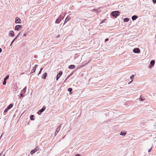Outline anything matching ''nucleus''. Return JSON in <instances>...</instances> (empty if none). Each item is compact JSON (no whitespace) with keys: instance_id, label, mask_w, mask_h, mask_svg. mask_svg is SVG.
I'll return each instance as SVG.
<instances>
[{"instance_id":"1","label":"nucleus","mask_w":156,"mask_h":156,"mask_svg":"<svg viewBox=\"0 0 156 156\" xmlns=\"http://www.w3.org/2000/svg\"><path fill=\"white\" fill-rule=\"evenodd\" d=\"M111 14L112 16L116 17L119 15V13L118 11H115L112 12Z\"/></svg>"},{"instance_id":"2","label":"nucleus","mask_w":156,"mask_h":156,"mask_svg":"<svg viewBox=\"0 0 156 156\" xmlns=\"http://www.w3.org/2000/svg\"><path fill=\"white\" fill-rule=\"evenodd\" d=\"M39 150V148L37 146L36 147L35 149L31 151L30 153L31 154H34V153L37 151Z\"/></svg>"},{"instance_id":"3","label":"nucleus","mask_w":156,"mask_h":156,"mask_svg":"<svg viewBox=\"0 0 156 156\" xmlns=\"http://www.w3.org/2000/svg\"><path fill=\"white\" fill-rule=\"evenodd\" d=\"M133 52L135 53H139L140 52V50L138 48H136L133 50Z\"/></svg>"},{"instance_id":"4","label":"nucleus","mask_w":156,"mask_h":156,"mask_svg":"<svg viewBox=\"0 0 156 156\" xmlns=\"http://www.w3.org/2000/svg\"><path fill=\"white\" fill-rule=\"evenodd\" d=\"M62 72L61 71H60L59 72L58 74L56 76V80H58V79L59 78L60 76H61V75L62 74Z\"/></svg>"},{"instance_id":"5","label":"nucleus","mask_w":156,"mask_h":156,"mask_svg":"<svg viewBox=\"0 0 156 156\" xmlns=\"http://www.w3.org/2000/svg\"><path fill=\"white\" fill-rule=\"evenodd\" d=\"M45 109V107H43L42 108L39 110L37 113L39 115H40L42 112L44 111Z\"/></svg>"},{"instance_id":"6","label":"nucleus","mask_w":156,"mask_h":156,"mask_svg":"<svg viewBox=\"0 0 156 156\" xmlns=\"http://www.w3.org/2000/svg\"><path fill=\"white\" fill-rule=\"evenodd\" d=\"M21 28V25H16L15 26V29L16 30H20V29Z\"/></svg>"},{"instance_id":"7","label":"nucleus","mask_w":156,"mask_h":156,"mask_svg":"<svg viewBox=\"0 0 156 156\" xmlns=\"http://www.w3.org/2000/svg\"><path fill=\"white\" fill-rule=\"evenodd\" d=\"M21 20L18 17L16 18L15 19V23H20V22Z\"/></svg>"},{"instance_id":"8","label":"nucleus","mask_w":156,"mask_h":156,"mask_svg":"<svg viewBox=\"0 0 156 156\" xmlns=\"http://www.w3.org/2000/svg\"><path fill=\"white\" fill-rule=\"evenodd\" d=\"M14 35V32L13 31L11 30L9 32V35L10 37L13 36Z\"/></svg>"},{"instance_id":"9","label":"nucleus","mask_w":156,"mask_h":156,"mask_svg":"<svg viewBox=\"0 0 156 156\" xmlns=\"http://www.w3.org/2000/svg\"><path fill=\"white\" fill-rule=\"evenodd\" d=\"M37 65H35V66L33 67V69L31 70L32 73H34L35 72L36 70V69L37 67Z\"/></svg>"},{"instance_id":"10","label":"nucleus","mask_w":156,"mask_h":156,"mask_svg":"<svg viewBox=\"0 0 156 156\" xmlns=\"http://www.w3.org/2000/svg\"><path fill=\"white\" fill-rule=\"evenodd\" d=\"M47 76V73L46 72L43 74L42 76V79H45L46 78V76Z\"/></svg>"},{"instance_id":"11","label":"nucleus","mask_w":156,"mask_h":156,"mask_svg":"<svg viewBox=\"0 0 156 156\" xmlns=\"http://www.w3.org/2000/svg\"><path fill=\"white\" fill-rule=\"evenodd\" d=\"M70 17L69 16H67L65 20L64 21V23H66L67 21H68L70 19Z\"/></svg>"},{"instance_id":"12","label":"nucleus","mask_w":156,"mask_h":156,"mask_svg":"<svg viewBox=\"0 0 156 156\" xmlns=\"http://www.w3.org/2000/svg\"><path fill=\"white\" fill-rule=\"evenodd\" d=\"M61 19L60 18H58L55 21V23H59L61 21Z\"/></svg>"},{"instance_id":"13","label":"nucleus","mask_w":156,"mask_h":156,"mask_svg":"<svg viewBox=\"0 0 156 156\" xmlns=\"http://www.w3.org/2000/svg\"><path fill=\"white\" fill-rule=\"evenodd\" d=\"M75 66L73 65H70L69 67V69H73L74 68Z\"/></svg>"},{"instance_id":"14","label":"nucleus","mask_w":156,"mask_h":156,"mask_svg":"<svg viewBox=\"0 0 156 156\" xmlns=\"http://www.w3.org/2000/svg\"><path fill=\"white\" fill-rule=\"evenodd\" d=\"M137 18L138 17L136 16H132V19L133 20H136Z\"/></svg>"},{"instance_id":"15","label":"nucleus","mask_w":156,"mask_h":156,"mask_svg":"<svg viewBox=\"0 0 156 156\" xmlns=\"http://www.w3.org/2000/svg\"><path fill=\"white\" fill-rule=\"evenodd\" d=\"M126 132H121L120 133V135L123 136H125L126 135Z\"/></svg>"},{"instance_id":"16","label":"nucleus","mask_w":156,"mask_h":156,"mask_svg":"<svg viewBox=\"0 0 156 156\" xmlns=\"http://www.w3.org/2000/svg\"><path fill=\"white\" fill-rule=\"evenodd\" d=\"M129 20L128 18H126L124 19L123 20L124 22H128Z\"/></svg>"},{"instance_id":"17","label":"nucleus","mask_w":156,"mask_h":156,"mask_svg":"<svg viewBox=\"0 0 156 156\" xmlns=\"http://www.w3.org/2000/svg\"><path fill=\"white\" fill-rule=\"evenodd\" d=\"M13 105L12 104H10L7 107L8 109H10L12 107Z\"/></svg>"},{"instance_id":"18","label":"nucleus","mask_w":156,"mask_h":156,"mask_svg":"<svg viewBox=\"0 0 156 156\" xmlns=\"http://www.w3.org/2000/svg\"><path fill=\"white\" fill-rule=\"evenodd\" d=\"M155 61L154 60H152L150 62L152 66L154 65V64Z\"/></svg>"},{"instance_id":"19","label":"nucleus","mask_w":156,"mask_h":156,"mask_svg":"<svg viewBox=\"0 0 156 156\" xmlns=\"http://www.w3.org/2000/svg\"><path fill=\"white\" fill-rule=\"evenodd\" d=\"M34 117V115H31L30 116V119L31 120H34L33 119Z\"/></svg>"},{"instance_id":"20","label":"nucleus","mask_w":156,"mask_h":156,"mask_svg":"<svg viewBox=\"0 0 156 156\" xmlns=\"http://www.w3.org/2000/svg\"><path fill=\"white\" fill-rule=\"evenodd\" d=\"M9 76H7L4 78V80H6L7 79H8L9 78Z\"/></svg>"},{"instance_id":"21","label":"nucleus","mask_w":156,"mask_h":156,"mask_svg":"<svg viewBox=\"0 0 156 156\" xmlns=\"http://www.w3.org/2000/svg\"><path fill=\"white\" fill-rule=\"evenodd\" d=\"M68 90L69 91L71 92L72 90V89L71 88H69L68 89Z\"/></svg>"},{"instance_id":"22","label":"nucleus","mask_w":156,"mask_h":156,"mask_svg":"<svg viewBox=\"0 0 156 156\" xmlns=\"http://www.w3.org/2000/svg\"><path fill=\"white\" fill-rule=\"evenodd\" d=\"M145 100V99L144 98H142L140 97V101H143L144 100Z\"/></svg>"},{"instance_id":"23","label":"nucleus","mask_w":156,"mask_h":156,"mask_svg":"<svg viewBox=\"0 0 156 156\" xmlns=\"http://www.w3.org/2000/svg\"><path fill=\"white\" fill-rule=\"evenodd\" d=\"M6 83V80H4L3 82V85H5Z\"/></svg>"},{"instance_id":"24","label":"nucleus","mask_w":156,"mask_h":156,"mask_svg":"<svg viewBox=\"0 0 156 156\" xmlns=\"http://www.w3.org/2000/svg\"><path fill=\"white\" fill-rule=\"evenodd\" d=\"M43 68H41L40 70V71L39 73H38V74H39L41 73L42 70H43Z\"/></svg>"},{"instance_id":"25","label":"nucleus","mask_w":156,"mask_h":156,"mask_svg":"<svg viewBox=\"0 0 156 156\" xmlns=\"http://www.w3.org/2000/svg\"><path fill=\"white\" fill-rule=\"evenodd\" d=\"M134 77V75H133L132 76H131L130 77V78L131 79H133V78Z\"/></svg>"},{"instance_id":"26","label":"nucleus","mask_w":156,"mask_h":156,"mask_svg":"<svg viewBox=\"0 0 156 156\" xmlns=\"http://www.w3.org/2000/svg\"><path fill=\"white\" fill-rule=\"evenodd\" d=\"M8 109L7 108V109H5V110H4V112H7L8 111Z\"/></svg>"},{"instance_id":"27","label":"nucleus","mask_w":156,"mask_h":156,"mask_svg":"<svg viewBox=\"0 0 156 156\" xmlns=\"http://www.w3.org/2000/svg\"><path fill=\"white\" fill-rule=\"evenodd\" d=\"M153 2L154 3H156V0H152Z\"/></svg>"},{"instance_id":"28","label":"nucleus","mask_w":156,"mask_h":156,"mask_svg":"<svg viewBox=\"0 0 156 156\" xmlns=\"http://www.w3.org/2000/svg\"><path fill=\"white\" fill-rule=\"evenodd\" d=\"M151 148L150 149H149L148 150V152H150L151 151Z\"/></svg>"},{"instance_id":"29","label":"nucleus","mask_w":156,"mask_h":156,"mask_svg":"<svg viewBox=\"0 0 156 156\" xmlns=\"http://www.w3.org/2000/svg\"><path fill=\"white\" fill-rule=\"evenodd\" d=\"M15 39H16V38H15V39H14L12 41V43H11V44H12V43H13V42H14V40H15Z\"/></svg>"},{"instance_id":"30","label":"nucleus","mask_w":156,"mask_h":156,"mask_svg":"<svg viewBox=\"0 0 156 156\" xmlns=\"http://www.w3.org/2000/svg\"><path fill=\"white\" fill-rule=\"evenodd\" d=\"M108 38H107L106 39H105V41H108Z\"/></svg>"},{"instance_id":"31","label":"nucleus","mask_w":156,"mask_h":156,"mask_svg":"<svg viewBox=\"0 0 156 156\" xmlns=\"http://www.w3.org/2000/svg\"><path fill=\"white\" fill-rule=\"evenodd\" d=\"M2 51V49L0 48V53Z\"/></svg>"},{"instance_id":"32","label":"nucleus","mask_w":156,"mask_h":156,"mask_svg":"<svg viewBox=\"0 0 156 156\" xmlns=\"http://www.w3.org/2000/svg\"><path fill=\"white\" fill-rule=\"evenodd\" d=\"M132 82V80L130 82H129V83H130V82Z\"/></svg>"},{"instance_id":"33","label":"nucleus","mask_w":156,"mask_h":156,"mask_svg":"<svg viewBox=\"0 0 156 156\" xmlns=\"http://www.w3.org/2000/svg\"><path fill=\"white\" fill-rule=\"evenodd\" d=\"M5 156V154H4L3 155V156Z\"/></svg>"},{"instance_id":"34","label":"nucleus","mask_w":156,"mask_h":156,"mask_svg":"<svg viewBox=\"0 0 156 156\" xmlns=\"http://www.w3.org/2000/svg\"><path fill=\"white\" fill-rule=\"evenodd\" d=\"M1 154H0V156H1Z\"/></svg>"}]
</instances>
